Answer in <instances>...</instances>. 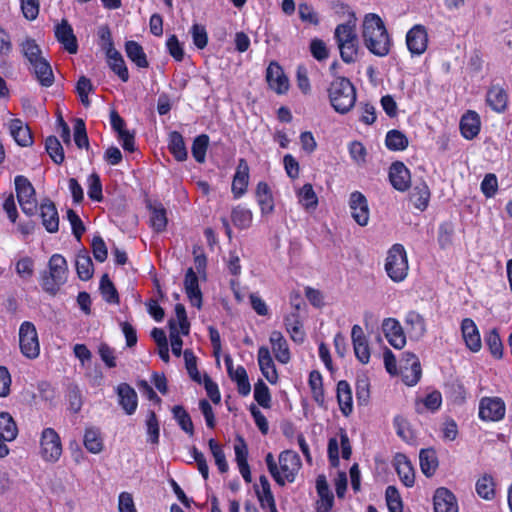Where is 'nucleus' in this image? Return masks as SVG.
<instances>
[{
  "instance_id": "27",
  "label": "nucleus",
  "mask_w": 512,
  "mask_h": 512,
  "mask_svg": "<svg viewBox=\"0 0 512 512\" xmlns=\"http://www.w3.org/2000/svg\"><path fill=\"white\" fill-rule=\"evenodd\" d=\"M462 336L466 346L473 352L481 349V338L475 322L470 318H465L461 323Z\"/></svg>"
},
{
  "instance_id": "57",
  "label": "nucleus",
  "mask_w": 512,
  "mask_h": 512,
  "mask_svg": "<svg viewBox=\"0 0 512 512\" xmlns=\"http://www.w3.org/2000/svg\"><path fill=\"white\" fill-rule=\"evenodd\" d=\"M385 497L390 512H403L402 499L395 486L386 488Z\"/></svg>"
},
{
  "instance_id": "17",
  "label": "nucleus",
  "mask_w": 512,
  "mask_h": 512,
  "mask_svg": "<svg viewBox=\"0 0 512 512\" xmlns=\"http://www.w3.org/2000/svg\"><path fill=\"white\" fill-rule=\"evenodd\" d=\"M55 37L61 43L64 49L70 54H76L78 51L77 38L73 29L67 20L63 19L55 27Z\"/></svg>"
},
{
  "instance_id": "44",
  "label": "nucleus",
  "mask_w": 512,
  "mask_h": 512,
  "mask_svg": "<svg viewBox=\"0 0 512 512\" xmlns=\"http://www.w3.org/2000/svg\"><path fill=\"white\" fill-rule=\"evenodd\" d=\"M75 265L81 280L87 281L93 276V262L87 252L77 255Z\"/></svg>"
},
{
  "instance_id": "37",
  "label": "nucleus",
  "mask_w": 512,
  "mask_h": 512,
  "mask_svg": "<svg viewBox=\"0 0 512 512\" xmlns=\"http://www.w3.org/2000/svg\"><path fill=\"white\" fill-rule=\"evenodd\" d=\"M108 64L111 70L123 81L129 80V72L122 55L117 50L107 51Z\"/></svg>"
},
{
  "instance_id": "10",
  "label": "nucleus",
  "mask_w": 512,
  "mask_h": 512,
  "mask_svg": "<svg viewBox=\"0 0 512 512\" xmlns=\"http://www.w3.org/2000/svg\"><path fill=\"white\" fill-rule=\"evenodd\" d=\"M279 465L280 478H282L283 483L278 485L284 486L286 482H294L295 476L301 466L299 455L294 451L285 450L279 455Z\"/></svg>"
},
{
  "instance_id": "14",
  "label": "nucleus",
  "mask_w": 512,
  "mask_h": 512,
  "mask_svg": "<svg viewBox=\"0 0 512 512\" xmlns=\"http://www.w3.org/2000/svg\"><path fill=\"white\" fill-rule=\"evenodd\" d=\"M110 123L113 130L118 134L123 149L133 152L135 150V136L125 128L126 123L124 119L115 110L110 112Z\"/></svg>"
},
{
  "instance_id": "64",
  "label": "nucleus",
  "mask_w": 512,
  "mask_h": 512,
  "mask_svg": "<svg viewBox=\"0 0 512 512\" xmlns=\"http://www.w3.org/2000/svg\"><path fill=\"white\" fill-rule=\"evenodd\" d=\"M88 196L94 201H101L103 198L102 184L97 173H92L88 177Z\"/></svg>"
},
{
  "instance_id": "6",
  "label": "nucleus",
  "mask_w": 512,
  "mask_h": 512,
  "mask_svg": "<svg viewBox=\"0 0 512 512\" xmlns=\"http://www.w3.org/2000/svg\"><path fill=\"white\" fill-rule=\"evenodd\" d=\"M385 271L393 282H402L408 275L409 265L405 248L394 244L387 252Z\"/></svg>"
},
{
  "instance_id": "60",
  "label": "nucleus",
  "mask_w": 512,
  "mask_h": 512,
  "mask_svg": "<svg viewBox=\"0 0 512 512\" xmlns=\"http://www.w3.org/2000/svg\"><path fill=\"white\" fill-rule=\"evenodd\" d=\"M208 444L219 471L221 473L227 472L228 463L221 446L214 439H210Z\"/></svg>"
},
{
  "instance_id": "53",
  "label": "nucleus",
  "mask_w": 512,
  "mask_h": 512,
  "mask_svg": "<svg viewBox=\"0 0 512 512\" xmlns=\"http://www.w3.org/2000/svg\"><path fill=\"white\" fill-rule=\"evenodd\" d=\"M476 491L481 498L491 500L495 495L493 478L490 475H484L478 479Z\"/></svg>"
},
{
  "instance_id": "25",
  "label": "nucleus",
  "mask_w": 512,
  "mask_h": 512,
  "mask_svg": "<svg viewBox=\"0 0 512 512\" xmlns=\"http://www.w3.org/2000/svg\"><path fill=\"white\" fill-rule=\"evenodd\" d=\"M117 395L119 398V405L127 415H132L138 405V398L136 391L127 383H121L117 386Z\"/></svg>"
},
{
  "instance_id": "29",
  "label": "nucleus",
  "mask_w": 512,
  "mask_h": 512,
  "mask_svg": "<svg viewBox=\"0 0 512 512\" xmlns=\"http://www.w3.org/2000/svg\"><path fill=\"white\" fill-rule=\"evenodd\" d=\"M10 134L15 142L22 146L28 147L33 143L32 133L28 125L20 119H12L9 125Z\"/></svg>"
},
{
  "instance_id": "1",
  "label": "nucleus",
  "mask_w": 512,
  "mask_h": 512,
  "mask_svg": "<svg viewBox=\"0 0 512 512\" xmlns=\"http://www.w3.org/2000/svg\"><path fill=\"white\" fill-rule=\"evenodd\" d=\"M362 38L365 47L373 55L385 57L389 54L392 39L379 15L370 13L365 16L362 25Z\"/></svg>"
},
{
  "instance_id": "58",
  "label": "nucleus",
  "mask_w": 512,
  "mask_h": 512,
  "mask_svg": "<svg viewBox=\"0 0 512 512\" xmlns=\"http://www.w3.org/2000/svg\"><path fill=\"white\" fill-rule=\"evenodd\" d=\"M183 356L185 360V367L190 378L199 384L202 383L201 375L197 369V358L195 357L194 353L191 350L186 349L183 352Z\"/></svg>"
},
{
  "instance_id": "62",
  "label": "nucleus",
  "mask_w": 512,
  "mask_h": 512,
  "mask_svg": "<svg viewBox=\"0 0 512 512\" xmlns=\"http://www.w3.org/2000/svg\"><path fill=\"white\" fill-rule=\"evenodd\" d=\"M454 235V226L451 222H444L439 226L438 243L442 249L452 244Z\"/></svg>"
},
{
  "instance_id": "23",
  "label": "nucleus",
  "mask_w": 512,
  "mask_h": 512,
  "mask_svg": "<svg viewBox=\"0 0 512 512\" xmlns=\"http://www.w3.org/2000/svg\"><path fill=\"white\" fill-rule=\"evenodd\" d=\"M249 183V166L245 159L238 162L235 175L232 181V193L235 198L245 194Z\"/></svg>"
},
{
  "instance_id": "42",
  "label": "nucleus",
  "mask_w": 512,
  "mask_h": 512,
  "mask_svg": "<svg viewBox=\"0 0 512 512\" xmlns=\"http://www.w3.org/2000/svg\"><path fill=\"white\" fill-rule=\"evenodd\" d=\"M385 144L391 151H401L407 148L409 141L404 133L393 129L386 134Z\"/></svg>"
},
{
  "instance_id": "46",
  "label": "nucleus",
  "mask_w": 512,
  "mask_h": 512,
  "mask_svg": "<svg viewBox=\"0 0 512 512\" xmlns=\"http://www.w3.org/2000/svg\"><path fill=\"white\" fill-rule=\"evenodd\" d=\"M232 381L236 382L238 393L242 396L249 395L251 391V385L249 382L248 374L243 366H238L232 375H229Z\"/></svg>"
},
{
  "instance_id": "45",
  "label": "nucleus",
  "mask_w": 512,
  "mask_h": 512,
  "mask_svg": "<svg viewBox=\"0 0 512 512\" xmlns=\"http://www.w3.org/2000/svg\"><path fill=\"white\" fill-rule=\"evenodd\" d=\"M172 414L180 428L192 436L194 434V425L190 415L185 410V408L181 405H176L172 408Z\"/></svg>"
},
{
  "instance_id": "30",
  "label": "nucleus",
  "mask_w": 512,
  "mask_h": 512,
  "mask_svg": "<svg viewBox=\"0 0 512 512\" xmlns=\"http://www.w3.org/2000/svg\"><path fill=\"white\" fill-rule=\"evenodd\" d=\"M480 117L475 111H467L460 120V130L464 138L472 140L480 132Z\"/></svg>"
},
{
  "instance_id": "50",
  "label": "nucleus",
  "mask_w": 512,
  "mask_h": 512,
  "mask_svg": "<svg viewBox=\"0 0 512 512\" xmlns=\"http://www.w3.org/2000/svg\"><path fill=\"white\" fill-rule=\"evenodd\" d=\"M100 291L103 299L108 303H119V295L107 274H104L100 280Z\"/></svg>"
},
{
  "instance_id": "32",
  "label": "nucleus",
  "mask_w": 512,
  "mask_h": 512,
  "mask_svg": "<svg viewBox=\"0 0 512 512\" xmlns=\"http://www.w3.org/2000/svg\"><path fill=\"white\" fill-rule=\"evenodd\" d=\"M257 203L263 215L270 214L274 210V200L271 189L266 182H259L255 191Z\"/></svg>"
},
{
  "instance_id": "2",
  "label": "nucleus",
  "mask_w": 512,
  "mask_h": 512,
  "mask_svg": "<svg viewBox=\"0 0 512 512\" xmlns=\"http://www.w3.org/2000/svg\"><path fill=\"white\" fill-rule=\"evenodd\" d=\"M21 53L30 65V70L43 87L54 83V75L50 63L42 55V50L34 39L26 38L21 44Z\"/></svg>"
},
{
  "instance_id": "8",
  "label": "nucleus",
  "mask_w": 512,
  "mask_h": 512,
  "mask_svg": "<svg viewBox=\"0 0 512 512\" xmlns=\"http://www.w3.org/2000/svg\"><path fill=\"white\" fill-rule=\"evenodd\" d=\"M19 346L21 353L28 359H35L40 354V344L35 325L24 321L19 328Z\"/></svg>"
},
{
  "instance_id": "63",
  "label": "nucleus",
  "mask_w": 512,
  "mask_h": 512,
  "mask_svg": "<svg viewBox=\"0 0 512 512\" xmlns=\"http://www.w3.org/2000/svg\"><path fill=\"white\" fill-rule=\"evenodd\" d=\"M393 423L396 429V433L401 439H403L406 442H410L413 440V432L410 428L408 421L404 417L396 416L394 418Z\"/></svg>"
},
{
  "instance_id": "38",
  "label": "nucleus",
  "mask_w": 512,
  "mask_h": 512,
  "mask_svg": "<svg viewBox=\"0 0 512 512\" xmlns=\"http://www.w3.org/2000/svg\"><path fill=\"white\" fill-rule=\"evenodd\" d=\"M150 210V224L153 230L157 233L163 232L167 226L166 209L162 204H149Z\"/></svg>"
},
{
  "instance_id": "40",
  "label": "nucleus",
  "mask_w": 512,
  "mask_h": 512,
  "mask_svg": "<svg viewBox=\"0 0 512 512\" xmlns=\"http://www.w3.org/2000/svg\"><path fill=\"white\" fill-rule=\"evenodd\" d=\"M168 149L177 161H184L187 158V149L183 136L173 131L169 134Z\"/></svg>"
},
{
  "instance_id": "59",
  "label": "nucleus",
  "mask_w": 512,
  "mask_h": 512,
  "mask_svg": "<svg viewBox=\"0 0 512 512\" xmlns=\"http://www.w3.org/2000/svg\"><path fill=\"white\" fill-rule=\"evenodd\" d=\"M74 142L80 149L89 147V140L86 132L85 123L82 119H75L74 123Z\"/></svg>"
},
{
  "instance_id": "15",
  "label": "nucleus",
  "mask_w": 512,
  "mask_h": 512,
  "mask_svg": "<svg viewBox=\"0 0 512 512\" xmlns=\"http://www.w3.org/2000/svg\"><path fill=\"white\" fill-rule=\"evenodd\" d=\"M349 206L353 219L360 226L367 225L369 221V208L366 197L359 191L351 193Z\"/></svg>"
},
{
  "instance_id": "55",
  "label": "nucleus",
  "mask_w": 512,
  "mask_h": 512,
  "mask_svg": "<svg viewBox=\"0 0 512 512\" xmlns=\"http://www.w3.org/2000/svg\"><path fill=\"white\" fill-rule=\"evenodd\" d=\"M485 342L489 347L492 355L500 359L503 355V345L497 329H492L485 336Z\"/></svg>"
},
{
  "instance_id": "39",
  "label": "nucleus",
  "mask_w": 512,
  "mask_h": 512,
  "mask_svg": "<svg viewBox=\"0 0 512 512\" xmlns=\"http://www.w3.org/2000/svg\"><path fill=\"white\" fill-rule=\"evenodd\" d=\"M420 468L422 473L431 477L438 467V459L434 449H422L419 454Z\"/></svg>"
},
{
  "instance_id": "47",
  "label": "nucleus",
  "mask_w": 512,
  "mask_h": 512,
  "mask_svg": "<svg viewBox=\"0 0 512 512\" xmlns=\"http://www.w3.org/2000/svg\"><path fill=\"white\" fill-rule=\"evenodd\" d=\"M45 149L55 164H62L65 156L63 147L55 136H49L45 140Z\"/></svg>"
},
{
  "instance_id": "33",
  "label": "nucleus",
  "mask_w": 512,
  "mask_h": 512,
  "mask_svg": "<svg viewBox=\"0 0 512 512\" xmlns=\"http://www.w3.org/2000/svg\"><path fill=\"white\" fill-rule=\"evenodd\" d=\"M337 401L339 408L344 416H349L352 413V391L349 383L341 380L337 384Z\"/></svg>"
},
{
  "instance_id": "11",
  "label": "nucleus",
  "mask_w": 512,
  "mask_h": 512,
  "mask_svg": "<svg viewBox=\"0 0 512 512\" xmlns=\"http://www.w3.org/2000/svg\"><path fill=\"white\" fill-rule=\"evenodd\" d=\"M506 406L500 397H484L479 403V417L484 421H500L504 418Z\"/></svg>"
},
{
  "instance_id": "26",
  "label": "nucleus",
  "mask_w": 512,
  "mask_h": 512,
  "mask_svg": "<svg viewBox=\"0 0 512 512\" xmlns=\"http://www.w3.org/2000/svg\"><path fill=\"white\" fill-rule=\"evenodd\" d=\"M42 224L49 233H55L59 229V216L55 204L49 199L40 205Z\"/></svg>"
},
{
  "instance_id": "48",
  "label": "nucleus",
  "mask_w": 512,
  "mask_h": 512,
  "mask_svg": "<svg viewBox=\"0 0 512 512\" xmlns=\"http://www.w3.org/2000/svg\"><path fill=\"white\" fill-rule=\"evenodd\" d=\"M252 218V212L242 206L235 207L231 213L233 224L240 229L249 228L252 223Z\"/></svg>"
},
{
  "instance_id": "51",
  "label": "nucleus",
  "mask_w": 512,
  "mask_h": 512,
  "mask_svg": "<svg viewBox=\"0 0 512 512\" xmlns=\"http://www.w3.org/2000/svg\"><path fill=\"white\" fill-rule=\"evenodd\" d=\"M208 145L209 137L206 134H201L194 139L191 151L194 159L198 163H203L205 161Z\"/></svg>"
},
{
  "instance_id": "19",
  "label": "nucleus",
  "mask_w": 512,
  "mask_h": 512,
  "mask_svg": "<svg viewBox=\"0 0 512 512\" xmlns=\"http://www.w3.org/2000/svg\"><path fill=\"white\" fill-rule=\"evenodd\" d=\"M266 80L270 88L278 94H282L288 90V79L277 62H271L269 64L266 71Z\"/></svg>"
},
{
  "instance_id": "22",
  "label": "nucleus",
  "mask_w": 512,
  "mask_h": 512,
  "mask_svg": "<svg viewBox=\"0 0 512 512\" xmlns=\"http://www.w3.org/2000/svg\"><path fill=\"white\" fill-rule=\"evenodd\" d=\"M185 293L191 304L197 308L202 306V293L199 288L198 276L193 268H188L184 279Z\"/></svg>"
},
{
  "instance_id": "41",
  "label": "nucleus",
  "mask_w": 512,
  "mask_h": 512,
  "mask_svg": "<svg viewBox=\"0 0 512 512\" xmlns=\"http://www.w3.org/2000/svg\"><path fill=\"white\" fill-rule=\"evenodd\" d=\"M18 434V429L12 416L7 412L0 413V437L4 441H13Z\"/></svg>"
},
{
  "instance_id": "31",
  "label": "nucleus",
  "mask_w": 512,
  "mask_h": 512,
  "mask_svg": "<svg viewBox=\"0 0 512 512\" xmlns=\"http://www.w3.org/2000/svg\"><path fill=\"white\" fill-rule=\"evenodd\" d=\"M316 489L320 497L318 501V512H329L333 506L334 496L329 489L326 477L319 475L316 479Z\"/></svg>"
},
{
  "instance_id": "20",
  "label": "nucleus",
  "mask_w": 512,
  "mask_h": 512,
  "mask_svg": "<svg viewBox=\"0 0 512 512\" xmlns=\"http://www.w3.org/2000/svg\"><path fill=\"white\" fill-rule=\"evenodd\" d=\"M487 105L496 113H504L508 107V94L500 85H491L486 93Z\"/></svg>"
},
{
  "instance_id": "54",
  "label": "nucleus",
  "mask_w": 512,
  "mask_h": 512,
  "mask_svg": "<svg viewBox=\"0 0 512 512\" xmlns=\"http://www.w3.org/2000/svg\"><path fill=\"white\" fill-rule=\"evenodd\" d=\"M254 398L263 408H270L271 394L268 386L263 380L259 379L254 385Z\"/></svg>"
},
{
  "instance_id": "16",
  "label": "nucleus",
  "mask_w": 512,
  "mask_h": 512,
  "mask_svg": "<svg viewBox=\"0 0 512 512\" xmlns=\"http://www.w3.org/2000/svg\"><path fill=\"white\" fill-rule=\"evenodd\" d=\"M382 330L390 345L402 349L406 344V336L400 323L394 318H386L382 323Z\"/></svg>"
},
{
  "instance_id": "21",
  "label": "nucleus",
  "mask_w": 512,
  "mask_h": 512,
  "mask_svg": "<svg viewBox=\"0 0 512 512\" xmlns=\"http://www.w3.org/2000/svg\"><path fill=\"white\" fill-rule=\"evenodd\" d=\"M389 179L392 186L401 192L410 187V172L402 162H394L389 169Z\"/></svg>"
},
{
  "instance_id": "12",
  "label": "nucleus",
  "mask_w": 512,
  "mask_h": 512,
  "mask_svg": "<svg viewBox=\"0 0 512 512\" xmlns=\"http://www.w3.org/2000/svg\"><path fill=\"white\" fill-rule=\"evenodd\" d=\"M401 375L403 382L408 386L416 385L422 375L421 365L417 356L406 352L401 360Z\"/></svg>"
},
{
  "instance_id": "24",
  "label": "nucleus",
  "mask_w": 512,
  "mask_h": 512,
  "mask_svg": "<svg viewBox=\"0 0 512 512\" xmlns=\"http://www.w3.org/2000/svg\"><path fill=\"white\" fill-rule=\"evenodd\" d=\"M258 364L263 376L271 383L275 384L278 381V373L270 354L269 349L266 346H261L258 349Z\"/></svg>"
},
{
  "instance_id": "34",
  "label": "nucleus",
  "mask_w": 512,
  "mask_h": 512,
  "mask_svg": "<svg viewBox=\"0 0 512 512\" xmlns=\"http://www.w3.org/2000/svg\"><path fill=\"white\" fill-rule=\"evenodd\" d=\"M284 324L287 332L290 334V337L294 342L302 343L304 341L305 332L303 330V325L300 321L298 311L288 314L284 318Z\"/></svg>"
},
{
  "instance_id": "9",
  "label": "nucleus",
  "mask_w": 512,
  "mask_h": 512,
  "mask_svg": "<svg viewBox=\"0 0 512 512\" xmlns=\"http://www.w3.org/2000/svg\"><path fill=\"white\" fill-rule=\"evenodd\" d=\"M40 453L46 462L55 463L62 455L60 436L53 428H45L40 437Z\"/></svg>"
},
{
  "instance_id": "4",
  "label": "nucleus",
  "mask_w": 512,
  "mask_h": 512,
  "mask_svg": "<svg viewBox=\"0 0 512 512\" xmlns=\"http://www.w3.org/2000/svg\"><path fill=\"white\" fill-rule=\"evenodd\" d=\"M355 27V19L351 18L346 23L337 25L334 32L341 59L348 64L356 61L359 50V41Z\"/></svg>"
},
{
  "instance_id": "7",
  "label": "nucleus",
  "mask_w": 512,
  "mask_h": 512,
  "mask_svg": "<svg viewBox=\"0 0 512 512\" xmlns=\"http://www.w3.org/2000/svg\"><path fill=\"white\" fill-rule=\"evenodd\" d=\"M14 182L17 200L23 213L28 216L34 215L37 211V200L33 185L22 175L16 176Z\"/></svg>"
},
{
  "instance_id": "35",
  "label": "nucleus",
  "mask_w": 512,
  "mask_h": 512,
  "mask_svg": "<svg viewBox=\"0 0 512 512\" xmlns=\"http://www.w3.org/2000/svg\"><path fill=\"white\" fill-rule=\"evenodd\" d=\"M396 471L400 480L406 487H412L415 482L414 469L411 462L404 455L396 457Z\"/></svg>"
},
{
  "instance_id": "36",
  "label": "nucleus",
  "mask_w": 512,
  "mask_h": 512,
  "mask_svg": "<svg viewBox=\"0 0 512 512\" xmlns=\"http://www.w3.org/2000/svg\"><path fill=\"white\" fill-rule=\"evenodd\" d=\"M127 57L139 68H147L149 62L142 46L133 40L125 43Z\"/></svg>"
},
{
  "instance_id": "43",
  "label": "nucleus",
  "mask_w": 512,
  "mask_h": 512,
  "mask_svg": "<svg viewBox=\"0 0 512 512\" xmlns=\"http://www.w3.org/2000/svg\"><path fill=\"white\" fill-rule=\"evenodd\" d=\"M410 199L417 209L421 211L425 210L430 199V190L428 186L425 183L416 185L410 194Z\"/></svg>"
},
{
  "instance_id": "52",
  "label": "nucleus",
  "mask_w": 512,
  "mask_h": 512,
  "mask_svg": "<svg viewBox=\"0 0 512 512\" xmlns=\"http://www.w3.org/2000/svg\"><path fill=\"white\" fill-rule=\"evenodd\" d=\"M299 202L306 209H315L318 205V198L311 184H305L298 191Z\"/></svg>"
},
{
  "instance_id": "13",
  "label": "nucleus",
  "mask_w": 512,
  "mask_h": 512,
  "mask_svg": "<svg viewBox=\"0 0 512 512\" xmlns=\"http://www.w3.org/2000/svg\"><path fill=\"white\" fill-rule=\"evenodd\" d=\"M406 45L412 55L423 54L428 45V33L425 26L414 25L406 34Z\"/></svg>"
},
{
  "instance_id": "18",
  "label": "nucleus",
  "mask_w": 512,
  "mask_h": 512,
  "mask_svg": "<svg viewBox=\"0 0 512 512\" xmlns=\"http://www.w3.org/2000/svg\"><path fill=\"white\" fill-rule=\"evenodd\" d=\"M434 512H458L455 495L447 488L436 489L433 496Z\"/></svg>"
},
{
  "instance_id": "61",
  "label": "nucleus",
  "mask_w": 512,
  "mask_h": 512,
  "mask_svg": "<svg viewBox=\"0 0 512 512\" xmlns=\"http://www.w3.org/2000/svg\"><path fill=\"white\" fill-rule=\"evenodd\" d=\"M93 90V85L89 78L85 76H81L76 84V92L80 98L81 103L88 107L90 105V100L88 98L89 93Z\"/></svg>"
},
{
  "instance_id": "3",
  "label": "nucleus",
  "mask_w": 512,
  "mask_h": 512,
  "mask_svg": "<svg viewBox=\"0 0 512 512\" xmlns=\"http://www.w3.org/2000/svg\"><path fill=\"white\" fill-rule=\"evenodd\" d=\"M331 106L340 114L348 113L356 102V89L349 79L335 78L328 88Z\"/></svg>"
},
{
  "instance_id": "56",
  "label": "nucleus",
  "mask_w": 512,
  "mask_h": 512,
  "mask_svg": "<svg viewBox=\"0 0 512 512\" xmlns=\"http://www.w3.org/2000/svg\"><path fill=\"white\" fill-rule=\"evenodd\" d=\"M405 322L417 336H423L426 332V325L423 316L415 311L407 313Z\"/></svg>"
},
{
  "instance_id": "5",
  "label": "nucleus",
  "mask_w": 512,
  "mask_h": 512,
  "mask_svg": "<svg viewBox=\"0 0 512 512\" xmlns=\"http://www.w3.org/2000/svg\"><path fill=\"white\" fill-rule=\"evenodd\" d=\"M48 268L49 271L43 272L41 276V286L46 293L54 296L67 280V261L62 255L53 254L49 259Z\"/></svg>"
},
{
  "instance_id": "28",
  "label": "nucleus",
  "mask_w": 512,
  "mask_h": 512,
  "mask_svg": "<svg viewBox=\"0 0 512 512\" xmlns=\"http://www.w3.org/2000/svg\"><path fill=\"white\" fill-rule=\"evenodd\" d=\"M269 341L276 360L282 364H287L290 361L291 356L288 343L283 334L280 331H272Z\"/></svg>"
},
{
  "instance_id": "49",
  "label": "nucleus",
  "mask_w": 512,
  "mask_h": 512,
  "mask_svg": "<svg viewBox=\"0 0 512 512\" xmlns=\"http://www.w3.org/2000/svg\"><path fill=\"white\" fill-rule=\"evenodd\" d=\"M84 446L93 454H98L102 451L103 443L98 430L93 428L86 429L84 434Z\"/></svg>"
}]
</instances>
